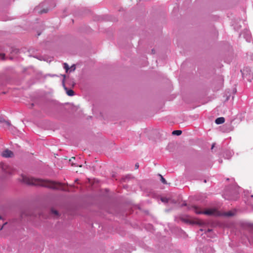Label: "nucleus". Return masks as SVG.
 I'll return each mask as SVG.
<instances>
[{"label": "nucleus", "mask_w": 253, "mask_h": 253, "mask_svg": "<svg viewBox=\"0 0 253 253\" xmlns=\"http://www.w3.org/2000/svg\"><path fill=\"white\" fill-rule=\"evenodd\" d=\"M207 182L206 180H205L204 182Z\"/></svg>", "instance_id": "obj_31"}, {"label": "nucleus", "mask_w": 253, "mask_h": 253, "mask_svg": "<svg viewBox=\"0 0 253 253\" xmlns=\"http://www.w3.org/2000/svg\"><path fill=\"white\" fill-rule=\"evenodd\" d=\"M233 154V153L230 151H227L225 153L226 158L227 159H229L231 157H232Z\"/></svg>", "instance_id": "obj_10"}, {"label": "nucleus", "mask_w": 253, "mask_h": 253, "mask_svg": "<svg viewBox=\"0 0 253 253\" xmlns=\"http://www.w3.org/2000/svg\"><path fill=\"white\" fill-rule=\"evenodd\" d=\"M244 38L246 39L247 42H250L251 41V36L250 33L247 31L244 35Z\"/></svg>", "instance_id": "obj_8"}, {"label": "nucleus", "mask_w": 253, "mask_h": 253, "mask_svg": "<svg viewBox=\"0 0 253 253\" xmlns=\"http://www.w3.org/2000/svg\"><path fill=\"white\" fill-rule=\"evenodd\" d=\"M161 201L163 202H168V200L167 198H161Z\"/></svg>", "instance_id": "obj_19"}, {"label": "nucleus", "mask_w": 253, "mask_h": 253, "mask_svg": "<svg viewBox=\"0 0 253 253\" xmlns=\"http://www.w3.org/2000/svg\"><path fill=\"white\" fill-rule=\"evenodd\" d=\"M183 206H186V204H183Z\"/></svg>", "instance_id": "obj_30"}, {"label": "nucleus", "mask_w": 253, "mask_h": 253, "mask_svg": "<svg viewBox=\"0 0 253 253\" xmlns=\"http://www.w3.org/2000/svg\"><path fill=\"white\" fill-rule=\"evenodd\" d=\"M214 146V144H213L212 145V147H211V149H212L213 148Z\"/></svg>", "instance_id": "obj_26"}, {"label": "nucleus", "mask_w": 253, "mask_h": 253, "mask_svg": "<svg viewBox=\"0 0 253 253\" xmlns=\"http://www.w3.org/2000/svg\"><path fill=\"white\" fill-rule=\"evenodd\" d=\"M20 180L28 185L41 186L52 189H57L58 188L56 183L54 182L42 179L36 178L33 177H29L24 175H21Z\"/></svg>", "instance_id": "obj_1"}, {"label": "nucleus", "mask_w": 253, "mask_h": 253, "mask_svg": "<svg viewBox=\"0 0 253 253\" xmlns=\"http://www.w3.org/2000/svg\"><path fill=\"white\" fill-rule=\"evenodd\" d=\"M63 68L66 70V72H68L69 70H70L69 66L68 64L66 63H64L63 64Z\"/></svg>", "instance_id": "obj_13"}, {"label": "nucleus", "mask_w": 253, "mask_h": 253, "mask_svg": "<svg viewBox=\"0 0 253 253\" xmlns=\"http://www.w3.org/2000/svg\"><path fill=\"white\" fill-rule=\"evenodd\" d=\"M1 219V217L0 216V220Z\"/></svg>", "instance_id": "obj_32"}, {"label": "nucleus", "mask_w": 253, "mask_h": 253, "mask_svg": "<svg viewBox=\"0 0 253 253\" xmlns=\"http://www.w3.org/2000/svg\"><path fill=\"white\" fill-rule=\"evenodd\" d=\"M152 52L153 53H154V49H152Z\"/></svg>", "instance_id": "obj_28"}, {"label": "nucleus", "mask_w": 253, "mask_h": 253, "mask_svg": "<svg viewBox=\"0 0 253 253\" xmlns=\"http://www.w3.org/2000/svg\"><path fill=\"white\" fill-rule=\"evenodd\" d=\"M0 123H4L5 125L6 126H11L10 123V122L9 121H5L3 119H0Z\"/></svg>", "instance_id": "obj_11"}, {"label": "nucleus", "mask_w": 253, "mask_h": 253, "mask_svg": "<svg viewBox=\"0 0 253 253\" xmlns=\"http://www.w3.org/2000/svg\"><path fill=\"white\" fill-rule=\"evenodd\" d=\"M248 240L250 242H251L252 244H253V240L251 241V239L250 238H249Z\"/></svg>", "instance_id": "obj_23"}, {"label": "nucleus", "mask_w": 253, "mask_h": 253, "mask_svg": "<svg viewBox=\"0 0 253 253\" xmlns=\"http://www.w3.org/2000/svg\"><path fill=\"white\" fill-rule=\"evenodd\" d=\"M225 215L227 216H232L234 215V213L232 211H230L225 212Z\"/></svg>", "instance_id": "obj_15"}, {"label": "nucleus", "mask_w": 253, "mask_h": 253, "mask_svg": "<svg viewBox=\"0 0 253 253\" xmlns=\"http://www.w3.org/2000/svg\"><path fill=\"white\" fill-rule=\"evenodd\" d=\"M51 212L56 215L58 214V211L56 210H52Z\"/></svg>", "instance_id": "obj_20"}, {"label": "nucleus", "mask_w": 253, "mask_h": 253, "mask_svg": "<svg viewBox=\"0 0 253 253\" xmlns=\"http://www.w3.org/2000/svg\"><path fill=\"white\" fill-rule=\"evenodd\" d=\"M246 202L247 204L253 206V201H252L251 199L248 200L247 201H246Z\"/></svg>", "instance_id": "obj_16"}, {"label": "nucleus", "mask_w": 253, "mask_h": 253, "mask_svg": "<svg viewBox=\"0 0 253 253\" xmlns=\"http://www.w3.org/2000/svg\"><path fill=\"white\" fill-rule=\"evenodd\" d=\"M240 189V187H235L234 189L226 191L223 196L226 200L235 201L239 197Z\"/></svg>", "instance_id": "obj_3"}, {"label": "nucleus", "mask_w": 253, "mask_h": 253, "mask_svg": "<svg viewBox=\"0 0 253 253\" xmlns=\"http://www.w3.org/2000/svg\"><path fill=\"white\" fill-rule=\"evenodd\" d=\"M253 195H251V199H253Z\"/></svg>", "instance_id": "obj_29"}, {"label": "nucleus", "mask_w": 253, "mask_h": 253, "mask_svg": "<svg viewBox=\"0 0 253 253\" xmlns=\"http://www.w3.org/2000/svg\"><path fill=\"white\" fill-rule=\"evenodd\" d=\"M135 168L136 169H138L139 168V164L138 163H136L135 165Z\"/></svg>", "instance_id": "obj_22"}, {"label": "nucleus", "mask_w": 253, "mask_h": 253, "mask_svg": "<svg viewBox=\"0 0 253 253\" xmlns=\"http://www.w3.org/2000/svg\"><path fill=\"white\" fill-rule=\"evenodd\" d=\"M6 223H7L6 222L4 223L3 224V225H4L6 224ZM3 226H2V227H1L0 228V230H2V228H3Z\"/></svg>", "instance_id": "obj_24"}, {"label": "nucleus", "mask_w": 253, "mask_h": 253, "mask_svg": "<svg viewBox=\"0 0 253 253\" xmlns=\"http://www.w3.org/2000/svg\"><path fill=\"white\" fill-rule=\"evenodd\" d=\"M159 175L161 177V182L164 184H167V181H166V179L163 177V176L161 174H159Z\"/></svg>", "instance_id": "obj_14"}, {"label": "nucleus", "mask_w": 253, "mask_h": 253, "mask_svg": "<svg viewBox=\"0 0 253 253\" xmlns=\"http://www.w3.org/2000/svg\"><path fill=\"white\" fill-rule=\"evenodd\" d=\"M64 79L62 80V85L64 88V89L66 90V93L68 95L70 96H73L74 94V92L72 89H68V88L66 86L65 84V78L66 76L65 75H63Z\"/></svg>", "instance_id": "obj_6"}, {"label": "nucleus", "mask_w": 253, "mask_h": 253, "mask_svg": "<svg viewBox=\"0 0 253 253\" xmlns=\"http://www.w3.org/2000/svg\"><path fill=\"white\" fill-rule=\"evenodd\" d=\"M211 229H209L208 230V232H211Z\"/></svg>", "instance_id": "obj_27"}, {"label": "nucleus", "mask_w": 253, "mask_h": 253, "mask_svg": "<svg viewBox=\"0 0 253 253\" xmlns=\"http://www.w3.org/2000/svg\"><path fill=\"white\" fill-rule=\"evenodd\" d=\"M76 69V67L75 65H73L71 66V67L70 68V72L74 71Z\"/></svg>", "instance_id": "obj_17"}, {"label": "nucleus", "mask_w": 253, "mask_h": 253, "mask_svg": "<svg viewBox=\"0 0 253 253\" xmlns=\"http://www.w3.org/2000/svg\"><path fill=\"white\" fill-rule=\"evenodd\" d=\"M75 159V158L74 157H72L71 159L70 160V162H72V159Z\"/></svg>", "instance_id": "obj_25"}, {"label": "nucleus", "mask_w": 253, "mask_h": 253, "mask_svg": "<svg viewBox=\"0 0 253 253\" xmlns=\"http://www.w3.org/2000/svg\"><path fill=\"white\" fill-rule=\"evenodd\" d=\"M48 10L47 9H42V10L41 11V13H46L47 12Z\"/></svg>", "instance_id": "obj_21"}, {"label": "nucleus", "mask_w": 253, "mask_h": 253, "mask_svg": "<svg viewBox=\"0 0 253 253\" xmlns=\"http://www.w3.org/2000/svg\"><path fill=\"white\" fill-rule=\"evenodd\" d=\"M225 121V119L223 117H219L216 119L215 123L217 125H220L223 124Z\"/></svg>", "instance_id": "obj_9"}, {"label": "nucleus", "mask_w": 253, "mask_h": 253, "mask_svg": "<svg viewBox=\"0 0 253 253\" xmlns=\"http://www.w3.org/2000/svg\"><path fill=\"white\" fill-rule=\"evenodd\" d=\"M182 133V131L180 130H176L172 131V134L173 135H180Z\"/></svg>", "instance_id": "obj_12"}, {"label": "nucleus", "mask_w": 253, "mask_h": 253, "mask_svg": "<svg viewBox=\"0 0 253 253\" xmlns=\"http://www.w3.org/2000/svg\"><path fill=\"white\" fill-rule=\"evenodd\" d=\"M0 58L1 60L5 59V54L4 53H0Z\"/></svg>", "instance_id": "obj_18"}, {"label": "nucleus", "mask_w": 253, "mask_h": 253, "mask_svg": "<svg viewBox=\"0 0 253 253\" xmlns=\"http://www.w3.org/2000/svg\"><path fill=\"white\" fill-rule=\"evenodd\" d=\"M241 72L244 79L249 82H251L253 80V72L250 67H246L243 70H241Z\"/></svg>", "instance_id": "obj_4"}, {"label": "nucleus", "mask_w": 253, "mask_h": 253, "mask_svg": "<svg viewBox=\"0 0 253 253\" xmlns=\"http://www.w3.org/2000/svg\"><path fill=\"white\" fill-rule=\"evenodd\" d=\"M189 210L197 214H204L208 215H217L219 214L218 211L216 209H208L205 211H202L200 208L196 206H191Z\"/></svg>", "instance_id": "obj_2"}, {"label": "nucleus", "mask_w": 253, "mask_h": 253, "mask_svg": "<svg viewBox=\"0 0 253 253\" xmlns=\"http://www.w3.org/2000/svg\"><path fill=\"white\" fill-rule=\"evenodd\" d=\"M2 156L5 158H10L13 157V153L11 151L6 149L3 151Z\"/></svg>", "instance_id": "obj_7"}, {"label": "nucleus", "mask_w": 253, "mask_h": 253, "mask_svg": "<svg viewBox=\"0 0 253 253\" xmlns=\"http://www.w3.org/2000/svg\"><path fill=\"white\" fill-rule=\"evenodd\" d=\"M0 169H1V170L5 173L10 174L12 173V172L10 170V168L5 164L0 163Z\"/></svg>", "instance_id": "obj_5"}]
</instances>
